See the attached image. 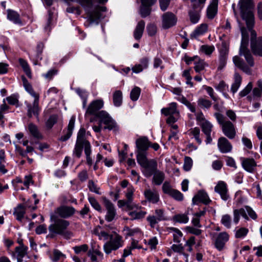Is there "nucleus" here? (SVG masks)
<instances>
[{"instance_id": "f257e3e1", "label": "nucleus", "mask_w": 262, "mask_h": 262, "mask_svg": "<svg viewBox=\"0 0 262 262\" xmlns=\"http://www.w3.org/2000/svg\"><path fill=\"white\" fill-rule=\"evenodd\" d=\"M238 25L242 36L239 54L240 55H243L245 57L248 65L246 64L243 60L238 56H235L233 57V61L236 67L241 69L244 73L250 75L252 72L250 67L254 66V62L250 51L248 49L249 34L247 29L239 21H238Z\"/></svg>"}, {"instance_id": "f03ea898", "label": "nucleus", "mask_w": 262, "mask_h": 262, "mask_svg": "<svg viewBox=\"0 0 262 262\" xmlns=\"http://www.w3.org/2000/svg\"><path fill=\"white\" fill-rule=\"evenodd\" d=\"M240 14L242 19L245 21L249 31L251 32V43L257 41L256 33L252 30L254 25V16L253 13V6L251 0H240Z\"/></svg>"}, {"instance_id": "7ed1b4c3", "label": "nucleus", "mask_w": 262, "mask_h": 262, "mask_svg": "<svg viewBox=\"0 0 262 262\" xmlns=\"http://www.w3.org/2000/svg\"><path fill=\"white\" fill-rule=\"evenodd\" d=\"M137 148V161L141 166H149L153 169L155 168V161L154 160H148L147 150L150 146V142L146 137H142L138 139L136 141Z\"/></svg>"}, {"instance_id": "20e7f679", "label": "nucleus", "mask_w": 262, "mask_h": 262, "mask_svg": "<svg viewBox=\"0 0 262 262\" xmlns=\"http://www.w3.org/2000/svg\"><path fill=\"white\" fill-rule=\"evenodd\" d=\"M52 222L49 226L50 232L62 234L66 230V207L63 205L57 208L50 215Z\"/></svg>"}, {"instance_id": "39448f33", "label": "nucleus", "mask_w": 262, "mask_h": 262, "mask_svg": "<svg viewBox=\"0 0 262 262\" xmlns=\"http://www.w3.org/2000/svg\"><path fill=\"white\" fill-rule=\"evenodd\" d=\"M68 1L77 2L88 12L89 20L91 23L98 24V20L101 17L100 11H105L106 8L97 6L94 7L93 0H67Z\"/></svg>"}, {"instance_id": "423d86ee", "label": "nucleus", "mask_w": 262, "mask_h": 262, "mask_svg": "<svg viewBox=\"0 0 262 262\" xmlns=\"http://www.w3.org/2000/svg\"><path fill=\"white\" fill-rule=\"evenodd\" d=\"M214 116L221 125L224 135L230 139H234L236 134L234 125L231 121L226 120L225 117L219 112L215 113Z\"/></svg>"}, {"instance_id": "0eeeda50", "label": "nucleus", "mask_w": 262, "mask_h": 262, "mask_svg": "<svg viewBox=\"0 0 262 262\" xmlns=\"http://www.w3.org/2000/svg\"><path fill=\"white\" fill-rule=\"evenodd\" d=\"M124 244V241L122 236L116 232L110 235L109 241L103 245V250L106 254H110L112 251H116L122 247Z\"/></svg>"}, {"instance_id": "6e6552de", "label": "nucleus", "mask_w": 262, "mask_h": 262, "mask_svg": "<svg viewBox=\"0 0 262 262\" xmlns=\"http://www.w3.org/2000/svg\"><path fill=\"white\" fill-rule=\"evenodd\" d=\"M161 112L166 116H169L166 119L168 124H173L180 117L179 111L177 108V104L176 102L170 103L168 107L161 109Z\"/></svg>"}, {"instance_id": "1a4fd4ad", "label": "nucleus", "mask_w": 262, "mask_h": 262, "mask_svg": "<svg viewBox=\"0 0 262 262\" xmlns=\"http://www.w3.org/2000/svg\"><path fill=\"white\" fill-rule=\"evenodd\" d=\"M155 164V168L153 169L150 168L149 166L142 167L144 168V175L147 177H149L152 175H154L152 178V183L155 185H160L163 183L165 179V175L162 171L157 170V164L156 161Z\"/></svg>"}, {"instance_id": "9d476101", "label": "nucleus", "mask_w": 262, "mask_h": 262, "mask_svg": "<svg viewBox=\"0 0 262 262\" xmlns=\"http://www.w3.org/2000/svg\"><path fill=\"white\" fill-rule=\"evenodd\" d=\"M166 220L167 217L164 213V210L162 209H156L155 214L149 215L147 217V221L152 228H154L159 222Z\"/></svg>"}, {"instance_id": "9b49d317", "label": "nucleus", "mask_w": 262, "mask_h": 262, "mask_svg": "<svg viewBox=\"0 0 262 262\" xmlns=\"http://www.w3.org/2000/svg\"><path fill=\"white\" fill-rule=\"evenodd\" d=\"M177 22V16L172 12H167L164 13L162 16V27L164 29H167L175 26Z\"/></svg>"}, {"instance_id": "f8f14e48", "label": "nucleus", "mask_w": 262, "mask_h": 262, "mask_svg": "<svg viewBox=\"0 0 262 262\" xmlns=\"http://www.w3.org/2000/svg\"><path fill=\"white\" fill-rule=\"evenodd\" d=\"M103 204L106 210L105 219L108 222L113 221L116 215V211L114 204L106 198H103Z\"/></svg>"}, {"instance_id": "ddd939ff", "label": "nucleus", "mask_w": 262, "mask_h": 262, "mask_svg": "<svg viewBox=\"0 0 262 262\" xmlns=\"http://www.w3.org/2000/svg\"><path fill=\"white\" fill-rule=\"evenodd\" d=\"M229 52V48L225 42L222 43L221 47L220 49L219 54V66L218 69L222 70L226 66L227 63V57Z\"/></svg>"}, {"instance_id": "4468645a", "label": "nucleus", "mask_w": 262, "mask_h": 262, "mask_svg": "<svg viewBox=\"0 0 262 262\" xmlns=\"http://www.w3.org/2000/svg\"><path fill=\"white\" fill-rule=\"evenodd\" d=\"M25 104L27 107V116L29 118L32 117L33 116L38 118L40 111L39 106V98L34 99L32 104L27 101Z\"/></svg>"}, {"instance_id": "2eb2a0df", "label": "nucleus", "mask_w": 262, "mask_h": 262, "mask_svg": "<svg viewBox=\"0 0 262 262\" xmlns=\"http://www.w3.org/2000/svg\"><path fill=\"white\" fill-rule=\"evenodd\" d=\"M214 191L219 193L224 201H227L229 198L227 184L224 181H219L214 187Z\"/></svg>"}, {"instance_id": "dca6fc26", "label": "nucleus", "mask_w": 262, "mask_h": 262, "mask_svg": "<svg viewBox=\"0 0 262 262\" xmlns=\"http://www.w3.org/2000/svg\"><path fill=\"white\" fill-rule=\"evenodd\" d=\"M228 240L229 234L226 232L220 233L215 241V247L219 251L222 250L225 247L226 243Z\"/></svg>"}, {"instance_id": "f3484780", "label": "nucleus", "mask_w": 262, "mask_h": 262, "mask_svg": "<svg viewBox=\"0 0 262 262\" xmlns=\"http://www.w3.org/2000/svg\"><path fill=\"white\" fill-rule=\"evenodd\" d=\"M103 101L102 100H96L92 101L86 109V114L96 115L98 111L103 106Z\"/></svg>"}, {"instance_id": "a211bd4d", "label": "nucleus", "mask_w": 262, "mask_h": 262, "mask_svg": "<svg viewBox=\"0 0 262 262\" xmlns=\"http://www.w3.org/2000/svg\"><path fill=\"white\" fill-rule=\"evenodd\" d=\"M217 146L219 150L222 153L229 152L232 149L230 142L224 137H220L218 139Z\"/></svg>"}, {"instance_id": "6ab92c4d", "label": "nucleus", "mask_w": 262, "mask_h": 262, "mask_svg": "<svg viewBox=\"0 0 262 262\" xmlns=\"http://www.w3.org/2000/svg\"><path fill=\"white\" fill-rule=\"evenodd\" d=\"M210 200L207 193L204 191H199L198 193L194 196L192 199V203L198 204L199 203H202L205 205L210 203Z\"/></svg>"}, {"instance_id": "aec40b11", "label": "nucleus", "mask_w": 262, "mask_h": 262, "mask_svg": "<svg viewBox=\"0 0 262 262\" xmlns=\"http://www.w3.org/2000/svg\"><path fill=\"white\" fill-rule=\"evenodd\" d=\"M144 195L145 199L150 203L156 204L159 201V195L156 191L147 189L144 191Z\"/></svg>"}, {"instance_id": "412c9836", "label": "nucleus", "mask_w": 262, "mask_h": 262, "mask_svg": "<svg viewBox=\"0 0 262 262\" xmlns=\"http://www.w3.org/2000/svg\"><path fill=\"white\" fill-rule=\"evenodd\" d=\"M242 164L244 169L249 172H253L257 165L256 162L252 158H243Z\"/></svg>"}, {"instance_id": "4be33fe9", "label": "nucleus", "mask_w": 262, "mask_h": 262, "mask_svg": "<svg viewBox=\"0 0 262 262\" xmlns=\"http://www.w3.org/2000/svg\"><path fill=\"white\" fill-rule=\"evenodd\" d=\"M251 48L255 55L262 57V37H258L256 42H252Z\"/></svg>"}, {"instance_id": "5701e85b", "label": "nucleus", "mask_w": 262, "mask_h": 262, "mask_svg": "<svg viewBox=\"0 0 262 262\" xmlns=\"http://www.w3.org/2000/svg\"><path fill=\"white\" fill-rule=\"evenodd\" d=\"M149 59L147 57H143L141 59L140 63L136 64L132 68V71L135 73H139L142 72L144 69H146L148 67Z\"/></svg>"}, {"instance_id": "b1692460", "label": "nucleus", "mask_w": 262, "mask_h": 262, "mask_svg": "<svg viewBox=\"0 0 262 262\" xmlns=\"http://www.w3.org/2000/svg\"><path fill=\"white\" fill-rule=\"evenodd\" d=\"M204 5V4H203L202 5L201 8H198L194 9L193 7H192V10H191L189 11L188 14L190 20L192 24H196L199 21L200 17V11L203 8ZM192 7H193V4H192Z\"/></svg>"}, {"instance_id": "393cba45", "label": "nucleus", "mask_w": 262, "mask_h": 262, "mask_svg": "<svg viewBox=\"0 0 262 262\" xmlns=\"http://www.w3.org/2000/svg\"><path fill=\"white\" fill-rule=\"evenodd\" d=\"M219 0H212L207 10V17L209 19H213L216 15L217 11V5Z\"/></svg>"}, {"instance_id": "a878e982", "label": "nucleus", "mask_w": 262, "mask_h": 262, "mask_svg": "<svg viewBox=\"0 0 262 262\" xmlns=\"http://www.w3.org/2000/svg\"><path fill=\"white\" fill-rule=\"evenodd\" d=\"M145 23L143 20L139 21L135 29L134 37L136 40H139L143 33Z\"/></svg>"}, {"instance_id": "bb28decb", "label": "nucleus", "mask_w": 262, "mask_h": 262, "mask_svg": "<svg viewBox=\"0 0 262 262\" xmlns=\"http://www.w3.org/2000/svg\"><path fill=\"white\" fill-rule=\"evenodd\" d=\"M7 18L16 24L21 25L19 14L15 11L8 9L7 10Z\"/></svg>"}, {"instance_id": "cd10ccee", "label": "nucleus", "mask_w": 262, "mask_h": 262, "mask_svg": "<svg viewBox=\"0 0 262 262\" xmlns=\"http://www.w3.org/2000/svg\"><path fill=\"white\" fill-rule=\"evenodd\" d=\"M28 130L30 134L35 138L41 139L42 136L39 132L37 126L33 123H29L28 124Z\"/></svg>"}, {"instance_id": "c85d7f7f", "label": "nucleus", "mask_w": 262, "mask_h": 262, "mask_svg": "<svg viewBox=\"0 0 262 262\" xmlns=\"http://www.w3.org/2000/svg\"><path fill=\"white\" fill-rule=\"evenodd\" d=\"M22 80L23 82V85L26 91L32 97H33L34 99H36L37 98H39V95L34 91L31 85L24 76L22 77Z\"/></svg>"}, {"instance_id": "c756f323", "label": "nucleus", "mask_w": 262, "mask_h": 262, "mask_svg": "<svg viewBox=\"0 0 262 262\" xmlns=\"http://www.w3.org/2000/svg\"><path fill=\"white\" fill-rule=\"evenodd\" d=\"M234 82L231 88V91L233 94L236 93L242 83V78L238 73L235 72L234 75Z\"/></svg>"}, {"instance_id": "7c9ffc66", "label": "nucleus", "mask_w": 262, "mask_h": 262, "mask_svg": "<svg viewBox=\"0 0 262 262\" xmlns=\"http://www.w3.org/2000/svg\"><path fill=\"white\" fill-rule=\"evenodd\" d=\"M88 255L90 257L92 261L97 262V256L103 258V255L101 251L98 249H95L93 247L89 250L88 252Z\"/></svg>"}, {"instance_id": "2f4dec72", "label": "nucleus", "mask_w": 262, "mask_h": 262, "mask_svg": "<svg viewBox=\"0 0 262 262\" xmlns=\"http://www.w3.org/2000/svg\"><path fill=\"white\" fill-rule=\"evenodd\" d=\"M122 93L120 90L116 91L113 96L114 105L117 107L120 106L122 103Z\"/></svg>"}, {"instance_id": "473e14b6", "label": "nucleus", "mask_w": 262, "mask_h": 262, "mask_svg": "<svg viewBox=\"0 0 262 262\" xmlns=\"http://www.w3.org/2000/svg\"><path fill=\"white\" fill-rule=\"evenodd\" d=\"M25 213V209L23 205H18L14 209V215L16 216V219L21 221L24 217Z\"/></svg>"}, {"instance_id": "72a5a7b5", "label": "nucleus", "mask_w": 262, "mask_h": 262, "mask_svg": "<svg viewBox=\"0 0 262 262\" xmlns=\"http://www.w3.org/2000/svg\"><path fill=\"white\" fill-rule=\"evenodd\" d=\"M189 134L192 136L199 144L202 143V139L200 138V130L199 128L195 127L189 130Z\"/></svg>"}, {"instance_id": "f704fd0d", "label": "nucleus", "mask_w": 262, "mask_h": 262, "mask_svg": "<svg viewBox=\"0 0 262 262\" xmlns=\"http://www.w3.org/2000/svg\"><path fill=\"white\" fill-rule=\"evenodd\" d=\"M211 102L206 99L200 98L198 100V105L202 108L209 109L211 106Z\"/></svg>"}, {"instance_id": "c9c22d12", "label": "nucleus", "mask_w": 262, "mask_h": 262, "mask_svg": "<svg viewBox=\"0 0 262 262\" xmlns=\"http://www.w3.org/2000/svg\"><path fill=\"white\" fill-rule=\"evenodd\" d=\"M203 132L205 135L211 134L213 125L208 121L202 123L200 125Z\"/></svg>"}, {"instance_id": "e433bc0d", "label": "nucleus", "mask_w": 262, "mask_h": 262, "mask_svg": "<svg viewBox=\"0 0 262 262\" xmlns=\"http://www.w3.org/2000/svg\"><path fill=\"white\" fill-rule=\"evenodd\" d=\"M173 221L174 222L186 224L189 221V217L186 214H178L173 216Z\"/></svg>"}, {"instance_id": "4c0bfd02", "label": "nucleus", "mask_w": 262, "mask_h": 262, "mask_svg": "<svg viewBox=\"0 0 262 262\" xmlns=\"http://www.w3.org/2000/svg\"><path fill=\"white\" fill-rule=\"evenodd\" d=\"M19 62L27 76L31 78V72L27 62L23 59L20 58L19 59Z\"/></svg>"}, {"instance_id": "58836bf2", "label": "nucleus", "mask_w": 262, "mask_h": 262, "mask_svg": "<svg viewBox=\"0 0 262 262\" xmlns=\"http://www.w3.org/2000/svg\"><path fill=\"white\" fill-rule=\"evenodd\" d=\"M84 153L86 156V163L89 165L91 166L92 165L93 162L92 159L90 157V155L91 154V145L90 143H86L85 145V147L84 148Z\"/></svg>"}, {"instance_id": "ea45409f", "label": "nucleus", "mask_w": 262, "mask_h": 262, "mask_svg": "<svg viewBox=\"0 0 262 262\" xmlns=\"http://www.w3.org/2000/svg\"><path fill=\"white\" fill-rule=\"evenodd\" d=\"M146 212L144 211H134L129 213V215L130 216L132 220H138L143 218Z\"/></svg>"}, {"instance_id": "a19ab883", "label": "nucleus", "mask_w": 262, "mask_h": 262, "mask_svg": "<svg viewBox=\"0 0 262 262\" xmlns=\"http://www.w3.org/2000/svg\"><path fill=\"white\" fill-rule=\"evenodd\" d=\"M171 231L173 232V240L175 243H179L181 242V239L183 236V233L178 229L176 228H171Z\"/></svg>"}, {"instance_id": "79ce46f5", "label": "nucleus", "mask_w": 262, "mask_h": 262, "mask_svg": "<svg viewBox=\"0 0 262 262\" xmlns=\"http://www.w3.org/2000/svg\"><path fill=\"white\" fill-rule=\"evenodd\" d=\"M221 223L227 228L229 229L231 227V217L229 214H224L222 216Z\"/></svg>"}, {"instance_id": "37998d69", "label": "nucleus", "mask_w": 262, "mask_h": 262, "mask_svg": "<svg viewBox=\"0 0 262 262\" xmlns=\"http://www.w3.org/2000/svg\"><path fill=\"white\" fill-rule=\"evenodd\" d=\"M195 66L194 69L196 72H200L203 70L206 66V64L203 60L200 59L198 58V59L194 61Z\"/></svg>"}, {"instance_id": "c03bdc74", "label": "nucleus", "mask_w": 262, "mask_h": 262, "mask_svg": "<svg viewBox=\"0 0 262 262\" xmlns=\"http://www.w3.org/2000/svg\"><path fill=\"white\" fill-rule=\"evenodd\" d=\"M85 133V129L83 128H80L78 133L77 139V142L84 143V148L85 147L86 143H90L88 141L86 140L84 138Z\"/></svg>"}, {"instance_id": "a18cd8bd", "label": "nucleus", "mask_w": 262, "mask_h": 262, "mask_svg": "<svg viewBox=\"0 0 262 262\" xmlns=\"http://www.w3.org/2000/svg\"><path fill=\"white\" fill-rule=\"evenodd\" d=\"M28 247L24 244L15 248V252L17 256L24 257L27 253Z\"/></svg>"}, {"instance_id": "49530a36", "label": "nucleus", "mask_w": 262, "mask_h": 262, "mask_svg": "<svg viewBox=\"0 0 262 262\" xmlns=\"http://www.w3.org/2000/svg\"><path fill=\"white\" fill-rule=\"evenodd\" d=\"M141 89L138 86H135L130 92V97L132 100L137 101L140 95Z\"/></svg>"}, {"instance_id": "de8ad7c7", "label": "nucleus", "mask_w": 262, "mask_h": 262, "mask_svg": "<svg viewBox=\"0 0 262 262\" xmlns=\"http://www.w3.org/2000/svg\"><path fill=\"white\" fill-rule=\"evenodd\" d=\"M151 7L148 6H144L141 4L140 9V14L142 17H146L149 15L151 13Z\"/></svg>"}, {"instance_id": "09e8293b", "label": "nucleus", "mask_w": 262, "mask_h": 262, "mask_svg": "<svg viewBox=\"0 0 262 262\" xmlns=\"http://www.w3.org/2000/svg\"><path fill=\"white\" fill-rule=\"evenodd\" d=\"M97 117L100 119L101 122L103 123L105 122H107V120L111 117L108 114L104 111H101L98 112L97 114L95 115Z\"/></svg>"}, {"instance_id": "8fccbe9b", "label": "nucleus", "mask_w": 262, "mask_h": 262, "mask_svg": "<svg viewBox=\"0 0 262 262\" xmlns=\"http://www.w3.org/2000/svg\"><path fill=\"white\" fill-rule=\"evenodd\" d=\"M57 117L55 115H51L46 122V127L48 129H51L57 122Z\"/></svg>"}, {"instance_id": "3c124183", "label": "nucleus", "mask_w": 262, "mask_h": 262, "mask_svg": "<svg viewBox=\"0 0 262 262\" xmlns=\"http://www.w3.org/2000/svg\"><path fill=\"white\" fill-rule=\"evenodd\" d=\"M105 124L104 127L105 129H108L109 130L116 129L117 125L116 123L112 119L111 117L107 120V122L104 123Z\"/></svg>"}, {"instance_id": "603ef678", "label": "nucleus", "mask_w": 262, "mask_h": 262, "mask_svg": "<svg viewBox=\"0 0 262 262\" xmlns=\"http://www.w3.org/2000/svg\"><path fill=\"white\" fill-rule=\"evenodd\" d=\"M83 147H84V143L76 142L74 153L78 158L81 156Z\"/></svg>"}, {"instance_id": "864d4df0", "label": "nucleus", "mask_w": 262, "mask_h": 262, "mask_svg": "<svg viewBox=\"0 0 262 262\" xmlns=\"http://www.w3.org/2000/svg\"><path fill=\"white\" fill-rule=\"evenodd\" d=\"M248 229L246 228L242 227L238 229L235 233V237L243 238L245 237L248 233Z\"/></svg>"}, {"instance_id": "5fc2aeb1", "label": "nucleus", "mask_w": 262, "mask_h": 262, "mask_svg": "<svg viewBox=\"0 0 262 262\" xmlns=\"http://www.w3.org/2000/svg\"><path fill=\"white\" fill-rule=\"evenodd\" d=\"M62 257H64L63 254L58 250H54L53 252V254L50 256V258L53 261L56 262Z\"/></svg>"}, {"instance_id": "6e6d98bb", "label": "nucleus", "mask_w": 262, "mask_h": 262, "mask_svg": "<svg viewBox=\"0 0 262 262\" xmlns=\"http://www.w3.org/2000/svg\"><path fill=\"white\" fill-rule=\"evenodd\" d=\"M213 46L203 45L201 47V51L208 55H210L214 50Z\"/></svg>"}, {"instance_id": "4d7b16f0", "label": "nucleus", "mask_w": 262, "mask_h": 262, "mask_svg": "<svg viewBox=\"0 0 262 262\" xmlns=\"http://www.w3.org/2000/svg\"><path fill=\"white\" fill-rule=\"evenodd\" d=\"M192 166V160L189 157H186L184 159L183 168L185 171L190 170Z\"/></svg>"}, {"instance_id": "13d9d810", "label": "nucleus", "mask_w": 262, "mask_h": 262, "mask_svg": "<svg viewBox=\"0 0 262 262\" xmlns=\"http://www.w3.org/2000/svg\"><path fill=\"white\" fill-rule=\"evenodd\" d=\"M118 206L119 207H122L124 206H126L129 209H133L134 208H136L137 207V206L136 205L133 204L132 203V202H130V201H128L125 202L122 200H119L118 202Z\"/></svg>"}, {"instance_id": "bf43d9fd", "label": "nucleus", "mask_w": 262, "mask_h": 262, "mask_svg": "<svg viewBox=\"0 0 262 262\" xmlns=\"http://www.w3.org/2000/svg\"><path fill=\"white\" fill-rule=\"evenodd\" d=\"M146 30L148 34L150 36H154L157 31L156 26L153 24H149L147 25Z\"/></svg>"}, {"instance_id": "052dcab7", "label": "nucleus", "mask_w": 262, "mask_h": 262, "mask_svg": "<svg viewBox=\"0 0 262 262\" xmlns=\"http://www.w3.org/2000/svg\"><path fill=\"white\" fill-rule=\"evenodd\" d=\"M89 201L91 205L93 206V207L95 208L96 210L99 212H101L102 211L100 205L94 198L90 197L89 198Z\"/></svg>"}, {"instance_id": "680f3d73", "label": "nucleus", "mask_w": 262, "mask_h": 262, "mask_svg": "<svg viewBox=\"0 0 262 262\" xmlns=\"http://www.w3.org/2000/svg\"><path fill=\"white\" fill-rule=\"evenodd\" d=\"M75 121V117L73 116L71 118V119L69 121V125H68L69 133L68 134H67V140L71 137V136L72 134V130L74 128Z\"/></svg>"}, {"instance_id": "e2e57ef3", "label": "nucleus", "mask_w": 262, "mask_h": 262, "mask_svg": "<svg viewBox=\"0 0 262 262\" xmlns=\"http://www.w3.org/2000/svg\"><path fill=\"white\" fill-rule=\"evenodd\" d=\"M169 195L179 201H181L183 200V194L180 191L176 189H174Z\"/></svg>"}, {"instance_id": "0e129e2a", "label": "nucleus", "mask_w": 262, "mask_h": 262, "mask_svg": "<svg viewBox=\"0 0 262 262\" xmlns=\"http://www.w3.org/2000/svg\"><path fill=\"white\" fill-rule=\"evenodd\" d=\"M88 187L90 190L97 194H100L99 192L100 188L94 183L92 180H90L88 183Z\"/></svg>"}, {"instance_id": "69168bd1", "label": "nucleus", "mask_w": 262, "mask_h": 262, "mask_svg": "<svg viewBox=\"0 0 262 262\" xmlns=\"http://www.w3.org/2000/svg\"><path fill=\"white\" fill-rule=\"evenodd\" d=\"M162 190L164 193L170 195L174 189L172 188L169 183L165 182L162 186Z\"/></svg>"}, {"instance_id": "338daca9", "label": "nucleus", "mask_w": 262, "mask_h": 262, "mask_svg": "<svg viewBox=\"0 0 262 262\" xmlns=\"http://www.w3.org/2000/svg\"><path fill=\"white\" fill-rule=\"evenodd\" d=\"M207 30V25L206 24H202L194 31L196 35L199 36L204 34Z\"/></svg>"}, {"instance_id": "774afa93", "label": "nucleus", "mask_w": 262, "mask_h": 262, "mask_svg": "<svg viewBox=\"0 0 262 262\" xmlns=\"http://www.w3.org/2000/svg\"><path fill=\"white\" fill-rule=\"evenodd\" d=\"M89 247L86 244H83L78 246L73 247V249L76 254H79L81 252H86L88 250Z\"/></svg>"}]
</instances>
